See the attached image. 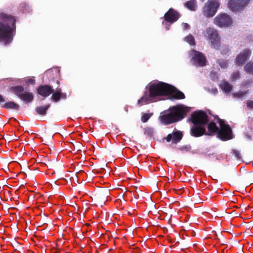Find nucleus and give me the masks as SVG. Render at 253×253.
I'll return each mask as SVG.
<instances>
[{"label": "nucleus", "mask_w": 253, "mask_h": 253, "mask_svg": "<svg viewBox=\"0 0 253 253\" xmlns=\"http://www.w3.org/2000/svg\"><path fill=\"white\" fill-rule=\"evenodd\" d=\"M173 86L162 82L149 84L147 86L148 90L138 99V104L142 106L144 103L157 101L159 97L169 94L173 91Z\"/></svg>", "instance_id": "f257e3e1"}, {"label": "nucleus", "mask_w": 253, "mask_h": 253, "mask_svg": "<svg viewBox=\"0 0 253 253\" xmlns=\"http://www.w3.org/2000/svg\"><path fill=\"white\" fill-rule=\"evenodd\" d=\"M16 21L15 16L0 12V42L7 45L12 42L16 31Z\"/></svg>", "instance_id": "f03ea898"}, {"label": "nucleus", "mask_w": 253, "mask_h": 253, "mask_svg": "<svg viewBox=\"0 0 253 253\" xmlns=\"http://www.w3.org/2000/svg\"><path fill=\"white\" fill-rule=\"evenodd\" d=\"M169 112H164V114L160 116L161 121L165 125L171 124L181 120L186 116L189 109L184 106H175L169 108Z\"/></svg>", "instance_id": "7ed1b4c3"}, {"label": "nucleus", "mask_w": 253, "mask_h": 253, "mask_svg": "<svg viewBox=\"0 0 253 253\" xmlns=\"http://www.w3.org/2000/svg\"><path fill=\"white\" fill-rule=\"evenodd\" d=\"M11 92L18 96L25 104H29L34 100L33 93L29 91L24 92V88L22 85H16L10 88Z\"/></svg>", "instance_id": "20e7f679"}, {"label": "nucleus", "mask_w": 253, "mask_h": 253, "mask_svg": "<svg viewBox=\"0 0 253 253\" xmlns=\"http://www.w3.org/2000/svg\"><path fill=\"white\" fill-rule=\"evenodd\" d=\"M218 122L220 126V129L217 134V137L222 141L231 139L233 138L232 131L229 125L226 124L223 120L219 118H218Z\"/></svg>", "instance_id": "39448f33"}, {"label": "nucleus", "mask_w": 253, "mask_h": 253, "mask_svg": "<svg viewBox=\"0 0 253 253\" xmlns=\"http://www.w3.org/2000/svg\"><path fill=\"white\" fill-rule=\"evenodd\" d=\"M209 121V117L204 111H195L191 115V122L194 125L204 126L207 124Z\"/></svg>", "instance_id": "423d86ee"}, {"label": "nucleus", "mask_w": 253, "mask_h": 253, "mask_svg": "<svg viewBox=\"0 0 253 253\" xmlns=\"http://www.w3.org/2000/svg\"><path fill=\"white\" fill-rule=\"evenodd\" d=\"M219 6V3L217 0H208L203 8L204 15L207 17H213Z\"/></svg>", "instance_id": "0eeeda50"}, {"label": "nucleus", "mask_w": 253, "mask_h": 253, "mask_svg": "<svg viewBox=\"0 0 253 253\" xmlns=\"http://www.w3.org/2000/svg\"><path fill=\"white\" fill-rule=\"evenodd\" d=\"M205 36L210 41L211 44L215 48L220 45V38L217 31L214 28L209 27L206 29Z\"/></svg>", "instance_id": "6e6552de"}, {"label": "nucleus", "mask_w": 253, "mask_h": 253, "mask_svg": "<svg viewBox=\"0 0 253 253\" xmlns=\"http://www.w3.org/2000/svg\"><path fill=\"white\" fill-rule=\"evenodd\" d=\"M180 17V14L178 12L170 8L165 14L164 18L166 22L163 21L162 24L166 26L167 30H169V25L176 22Z\"/></svg>", "instance_id": "1a4fd4ad"}, {"label": "nucleus", "mask_w": 253, "mask_h": 253, "mask_svg": "<svg viewBox=\"0 0 253 253\" xmlns=\"http://www.w3.org/2000/svg\"><path fill=\"white\" fill-rule=\"evenodd\" d=\"M189 55L191 57V61L193 64L201 67L206 65V58L202 52L192 49L190 51Z\"/></svg>", "instance_id": "9d476101"}, {"label": "nucleus", "mask_w": 253, "mask_h": 253, "mask_svg": "<svg viewBox=\"0 0 253 253\" xmlns=\"http://www.w3.org/2000/svg\"><path fill=\"white\" fill-rule=\"evenodd\" d=\"M251 0H229L228 7L233 12L243 10L250 3Z\"/></svg>", "instance_id": "9b49d317"}, {"label": "nucleus", "mask_w": 253, "mask_h": 253, "mask_svg": "<svg viewBox=\"0 0 253 253\" xmlns=\"http://www.w3.org/2000/svg\"><path fill=\"white\" fill-rule=\"evenodd\" d=\"M214 23L220 27H228L232 24L231 18L227 14H220L214 19Z\"/></svg>", "instance_id": "f8f14e48"}, {"label": "nucleus", "mask_w": 253, "mask_h": 253, "mask_svg": "<svg viewBox=\"0 0 253 253\" xmlns=\"http://www.w3.org/2000/svg\"><path fill=\"white\" fill-rule=\"evenodd\" d=\"M110 195V190L104 188L98 191L94 196L96 201L99 204H104Z\"/></svg>", "instance_id": "ddd939ff"}, {"label": "nucleus", "mask_w": 253, "mask_h": 253, "mask_svg": "<svg viewBox=\"0 0 253 253\" xmlns=\"http://www.w3.org/2000/svg\"><path fill=\"white\" fill-rule=\"evenodd\" d=\"M183 137V133L179 130L173 131L172 133L169 134L164 139L169 142L172 141L173 144H177L182 139Z\"/></svg>", "instance_id": "4468645a"}, {"label": "nucleus", "mask_w": 253, "mask_h": 253, "mask_svg": "<svg viewBox=\"0 0 253 253\" xmlns=\"http://www.w3.org/2000/svg\"><path fill=\"white\" fill-rule=\"evenodd\" d=\"M190 134L195 137H199L206 135V130L203 126L193 125L190 128Z\"/></svg>", "instance_id": "2eb2a0df"}, {"label": "nucleus", "mask_w": 253, "mask_h": 253, "mask_svg": "<svg viewBox=\"0 0 253 253\" xmlns=\"http://www.w3.org/2000/svg\"><path fill=\"white\" fill-rule=\"evenodd\" d=\"M251 54V52L248 48L244 49L236 57L235 64L238 66L245 64L246 60L249 58Z\"/></svg>", "instance_id": "dca6fc26"}, {"label": "nucleus", "mask_w": 253, "mask_h": 253, "mask_svg": "<svg viewBox=\"0 0 253 253\" xmlns=\"http://www.w3.org/2000/svg\"><path fill=\"white\" fill-rule=\"evenodd\" d=\"M53 91L52 86L46 84L41 85L37 88V93L43 97L49 96Z\"/></svg>", "instance_id": "f3484780"}, {"label": "nucleus", "mask_w": 253, "mask_h": 253, "mask_svg": "<svg viewBox=\"0 0 253 253\" xmlns=\"http://www.w3.org/2000/svg\"><path fill=\"white\" fill-rule=\"evenodd\" d=\"M51 94H52V95L51 97V99L55 102H58L61 98L65 99L67 97L66 93L62 92L61 88H57L56 90L55 91H53Z\"/></svg>", "instance_id": "a211bd4d"}, {"label": "nucleus", "mask_w": 253, "mask_h": 253, "mask_svg": "<svg viewBox=\"0 0 253 253\" xmlns=\"http://www.w3.org/2000/svg\"><path fill=\"white\" fill-rule=\"evenodd\" d=\"M207 128L208 132H206V134L207 135H212L215 133H217L219 129L216 124L213 122H210L208 124Z\"/></svg>", "instance_id": "6ab92c4d"}, {"label": "nucleus", "mask_w": 253, "mask_h": 253, "mask_svg": "<svg viewBox=\"0 0 253 253\" xmlns=\"http://www.w3.org/2000/svg\"><path fill=\"white\" fill-rule=\"evenodd\" d=\"M50 106V104L44 106H38L35 108V112L37 115L43 116H45Z\"/></svg>", "instance_id": "aec40b11"}, {"label": "nucleus", "mask_w": 253, "mask_h": 253, "mask_svg": "<svg viewBox=\"0 0 253 253\" xmlns=\"http://www.w3.org/2000/svg\"><path fill=\"white\" fill-rule=\"evenodd\" d=\"M174 88L173 91L169 93V94H171V98L175 99H183L185 98V95L182 92L178 90L174 87Z\"/></svg>", "instance_id": "412c9836"}, {"label": "nucleus", "mask_w": 253, "mask_h": 253, "mask_svg": "<svg viewBox=\"0 0 253 253\" xmlns=\"http://www.w3.org/2000/svg\"><path fill=\"white\" fill-rule=\"evenodd\" d=\"M2 107L7 110L13 109L15 110H19L20 109V106L13 101H9L5 103Z\"/></svg>", "instance_id": "4be33fe9"}, {"label": "nucleus", "mask_w": 253, "mask_h": 253, "mask_svg": "<svg viewBox=\"0 0 253 253\" xmlns=\"http://www.w3.org/2000/svg\"><path fill=\"white\" fill-rule=\"evenodd\" d=\"M222 89L225 92H229L232 89L233 86L228 82H224L220 85Z\"/></svg>", "instance_id": "5701e85b"}, {"label": "nucleus", "mask_w": 253, "mask_h": 253, "mask_svg": "<svg viewBox=\"0 0 253 253\" xmlns=\"http://www.w3.org/2000/svg\"><path fill=\"white\" fill-rule=\"evenodd\" d=\"M185 6L191 10H195L196 8V3L194 0H189L185 3Z\"/></svg>", "instance_id": "b1692460"}, {"label": "nucleus", "mask_w": 253, "mask_h": 253, "mask_svg": "<svg viewBox=\"0 0 253 253\" xmlns=\"http://www.w3.org/2000/svg\"><path fill=\"white\" fill-rule=\"evenodd\" d=\"M244 70L247 73L253 75V63H248L244 67Z\"/></svg>", "instance_id": "393cba45"}, {"label": "nucleus", "mask_w": 253, "mask_h": 253, "mask_svg": "<svg viewBox=\"0 0 253 253\" xmlns=\"http://www.w3.org/2000/svg\"><path fill=\"white\" fill-rule=\"evenodd\" d=\"M185 41L191 45H195V40L193 35L190 34L185 38Z\"/></svg>", "instance_id": "a878e982"}, {"label": "nucleus", "mask_w": 253, "mask_h": 253, "mask_svg": "<svg viewBox=\"0 0 253 253\" xmlns=\"http://www.w3.org/2000/svg\"><path fill=\"white\" fill-rule=\"evenodd\" d=\"M20 10L23 13L28 12L29 10V6L26 3H22L21 5Z\"/></svg>", "instance_id": "bb28decb"}, {"label": "nucleus", "mask_w": 253, "mask_h": 253, "mask_svg": "<svg viewBox=\"0 0 253 253\" xmlns=\"http://www.w3.org/2000/svg\"><path fill=\"white\" fill-rule=\"evenodd\" d=\"M218 64L222 68H226L228 66L227 61L222 59L219 60Z\"/></svg>", "instance_id": "cd10ccee"}, {"label": "nucleus", "mask_w": 253, "mask_h": 253, "mask_svg": "<svg viewBox=\"0 0 253 253\" xmlns=\"http://www.w3.org/2000/svg\"><path fill=\"white\" fill-rule=\"evenodd\" d=\"M151 116V115L149 114H147V113L144 114L141 116V120L142 122L146 123L148 121V120L150 119Z\"/></svg>", "instance_id": "c85d7f7f"}, {"label": "nucleus", "mask_w": 253, "mask_h": 253, "mask_svg": "<svg viewBox=\"0 0 253 253\" xmlns=\"http://www.w3.org/2000/svg\"><path fill=\"white\" fill-rule=\"evenodd\" d=\"M240 77V73L239 72H236L233 73L231 76V80L234 82L239 79Z\"/></svg>", "instance_id": "c756f323"}, {"label": "nucleus", "mask_w": 253, "mask_h": 253, "mask_svg": "<svg viewBox=\"0 0 253 253\" xmlns=\"http://www.w3.org/2000/svg\"><path fill=\"white\" fill-rule=\"evenodd\" d=\"M233 153L238 159H240L241 158L240 152L238 150H234L233 151Z\"/></svg>", "instance_id": "7c9ffc66"}, {"label": "nucleus", "mask_w": 253, "mask_h": 253, "mask_svg": "<svg viewBox=\"0 0 253 253\" xmlns=\"http://www.w3.org/2000/svg\"><path fill=\"white\" fill-rule=\"evenodd\" d=\"M245 94H246V92H239L235 93L234 96L240 98V97H242V96H244Z\"/></svg>", "instance_id": "2f4dec72"}, {"label": "nucleus", "mask_w": 253, "mask_h": 253, "mask_svg": "<svg viewBox=\"0 0 253 253\" xmlns=\"http://www.w3.org/2000/svg\"><path fill=\"white\" fill-rule=\"evenodd\" d=\"M247 105L248 108L253 109V101L248 100L247 101Z\"/></svg>", "instance_id": "473e14b6"}, {"label": "nucleus", "mask_w": 253, "mask_h": 253, "mask_svg": "<svg viewBox=\"0 0 253 253\" xmlns=\"http://www.w3.org/2000/svg\"><path fill=\"white\" fill-rule=\"evenodd\" d=\"M182 27L183 29L185 30L190 28V25L188 23H183Z\"/></svg>", "instance_id": "72a5a7b5"}, {"label": "nucleus", "mask_w": 253, "mask_h": 253, "mask_svg": "<svg viewBox=\"0 0 253 253\" xmlns=\"http://www.w3.org/2000/svg\"><path fill=\"white\" fill-rule=\"evenodd\" d=\"M26 83L29 84H34L35 83V80L32 79H29Z\"/></svg>", "instance_id": "f704fd0d"}, {"label": "nucleus", "mask_w": 253, "mask_h": 253, "mask_svg": "<svg viewBox=\"0 0 253 253\" xmlns=\"http://www.w3.org/2000/svg\"><path fill=\"white\" fill-rule=\"evenodd\" d=\"M4 101L5 99L4 97L1 94H0V103L3 102Z\"/></svg>", "instance_id": "c9c22d12"}, {"label": "nucleus", "mask_w": 253, "mask_h": 253, "mask_svg": "<svg viewBox=\"0 0 253 253\" xmlns=\"http://www.w3.org/2000/svg\"><path fill=\"white\" fill-rule=\"evenodd\" d=\"M57 84H59V81H57Z\"/></svg>", "instance_id": "e433bc0d"}, {"label": "nucleus", "mask_w": 253, "mask_h": 253, "mask_svg": "<svg viewBox=\"0 0 253 253\" xmlns=\"http://www.w3.org/2000/svg\"><path fill=\"white\" fill-rule=\"evenodd\" d=\"M189 148H190V147H189V146H187V149H189Z\"/></svg>", "instance_id": "4c0bfd02"}]
</instances>
